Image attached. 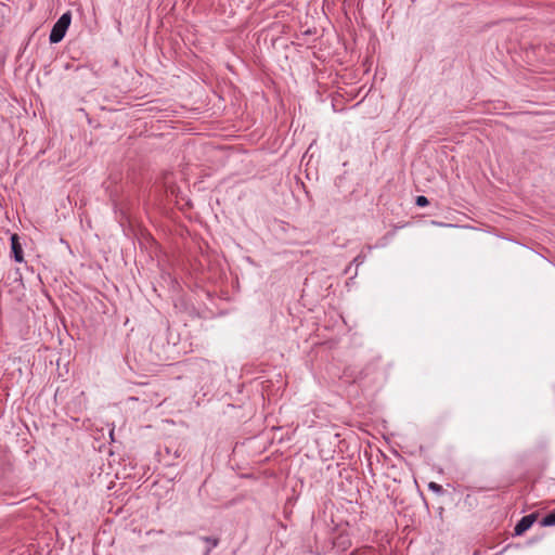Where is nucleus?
Returning <instances> with one entry per match:
<instances>
[{"instance_id": "nucleus-6", "label": "nucleus", "mask_w": 555, "mask_h": 555, "mask_svg": "<svg viewBox=\"0 0 555 555\" xmlns=\"http://www.w3.org/2000/svg\"><path fill=\"white\" fill-rule=\"evenodd\" d=\"M415 203L420 207H425L429 204L427 197L423 195L417 196Z\"/></svg>"}, {"instance_id": "nucleus-2", "label": "nucleus", "mask_w": 555, "mask_h": 555, "mask_svg": "<svg viewBox=\"0 0 555 555\" xmlns=\"http://www.w3.org/2000/svg\"><path fill=\"white\" fill-rule=\"evenodd\" d=\"M534 521H535L534 514L524 516L514 528L515 534L521 535L533 525Z\"/></svg>"}, {"instance_id": "nucleus-7", "label": "nucleus", "mask_w": 555, "mask_h": 555, "mask_svg": "<svg viewBox=\"0 0 555 555\" xmlns=\"http://www.w3.org/2000/svg\"><path fill=\"white\" fill-rule=\"evenodd\" d=\"M428 488L439 494L443 491L442 487L434 481L429 482Z\"/></svg>"}, {"instance_id": "nucleus-1", "label": "nucleus", "mask_w": 555, "mask_h": 555, "mask_svg": "<svg viewBox=\"0 0 555 555\" xmlns=\"http://www.w3.org/2000/svg\"><path fill=\"white\" fill-rule=\"evenodd\" d=\"M72 22V14L70 12L64 13L53 25L52 30L50 33V42L51 43H57L62 41L64 38L69 25Z\"/></svg>"}, {"instance_id": "nucleus-4", "label": "nucleus", "mask_w": 555, "mask_h": 555, "mask_svg": "<svg viewBox=\"0 0 555 555\" xmlns=\"http://www.w3.org/2000/svg\"><path fill=\"white\" fill-rule=\"evenodd\" d=\"M202 540L208 544L205 555H208L210 553V551L214 547H216L219 543V540L217 538H212V537H203Z\"/></svg>"}, {"instance_id": "nucleus-3", "label": "nucleus", "mask_w": 555, "mask_h": 555, "mask_svg": "<svg viewBox=\"0 0 555 555\" xmlns=\"http://www.w3.org/2000/svg\"><path fill=\"white\" fill-rule=\"evenodd\" d=\"M11 248H12V254H13L14 260L16 262H23V260H24L23 249H22V245L20 243V237L17 234H13L11 236Z\"/></svg>"}, {"instance_id": "nucleus-5", "label": "nucleus", "mask_w": 555, "mask_h": 555, "mask_svg": "<svg viewBox=\"0 0 555 555\" xmlns=\"http://www.w3.org/2000/svg\"><path fill=\"white\" fill-rule=\"evenodd\" d=\"M541 525L543 527H550L555 525V509L542 518Z\"/></svg>"}]
</instances>
